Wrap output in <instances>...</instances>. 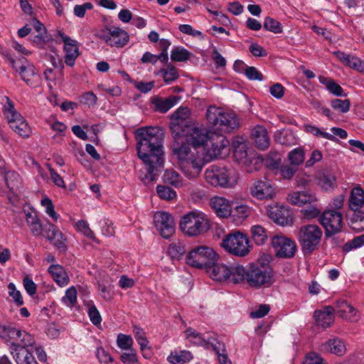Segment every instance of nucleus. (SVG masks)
I'll return each instance as SVG.
<instances>
[{
    "label": "nucleus",
    "instance_id": "obj_25",
    "mask_svg": "<svg viewBox=\"0 0 364 364\" xmlns=\"http://www.w3.org/2000/svg\"><path fill=\"white\" fill-rule=\"evenodd\" d=\"M251 137L254 141L255 146L261 149L264 150L269 145V139L266 129L262 126L255 127L252 132Z\"/></svg>",
    "mask_w": 364,
    "mask_h": 364
},
{
    "label": "nucleus",
    "instance_id": "obj_16",
    "mask_svg": "<svg viewBox=\"0 0 364 364\" xmlns=\"http://www.w3.org/2000/svg\"><path fill=\"white\" fill-rule=\"evenodd\" d=\"M154 223L164 238H169L175 232L173 217L167 212H157L154 215Z\"/></svg>",
    "mask_w": 364,
    "mask_h": 364
},
{
    "label": "nucleus",
    "instance_id": "obj_27",
    "mask_svg": "<svg viewBox=\"0 0 364 364\" xmlns=\"http://www.w3.org/2000/svg\"><path fill=\"white\" fill-rule=\"evenodd\" d=\"M364 204V191L360 187L353 188L350 192L348 205L351 210H360Z\"/></svg>",
    "mask_w": 364,
    "mask_h": 364
},
{
    "label": "nucleus",
    "instance_id": "obj_36",
    "mask_svg": "<svg viewBox=\"0 0 364 364\" xmlns=\"http://www.w3.org/2000/svg\"><path fill=\"white\" fill-rule=\"evenodd\" d=\"M233 154L237 161L246 163L247 161V151L244 142L234 141L232 143Z\"/></svg>",
    "mask_w": 364,
    "mask_h": 364
},
{
    "label": "nucleus",
    "instance_id": "obj_38",
    "mask_svg": "<svg viewBox=\"0 0 364 364\" xmlns=\"http://www.w3.org/2000/svg\"><path fill=\"white\" fill-rule=\"evenodd\" d=\"M252 238L257 245H263L267 240L265 229L261 225H253L251 228Z\"/></svg>",
    "mask_w": 364,
    "mask_h": 364
},
{
    "label": "nucleus",
    "instance_id": "obj_21",
    "mask_svg": "<svg viewBox=\"0 0 364 364\" xmlns=\"http://www.w3.org/2000/svg\"><path fill=\"white\" fill-rule=\"evenodd\" d=\"M11 348L18 364H38L33 354L24 346L12 343Z\"/></svg>",
    "mask_w": 364,
    "mask_h": 364
},
{
    "label": "nucleus",
    "instance_id": "obj_39",
    "mask_svg": "<svg viewBox=\"0 0 364 364\" xmlns=\"http://www.w3.org/2000/svg\"><path fill=\"white\" fill-rule=\"evenodd\" d=\"M314 317L318 326L323 328H327L331 326L334 321V316H328V314L322 313L321 311L316 310Z\"/></svg>",
    "mask_w": 364,
    "mask_h": 364
},
{
    "label": "nucleus",
    "instance_id": "obj_45",
    "mask_svg": "<svg viewBox=\"0 0 364 364\" xmlns=\"http://www.w3.org/2000/svg\"><path fill=\"white\" fill-rule=\"evenodd\" d=\"M331 106L333 109L338 110L341 113H346L350 109V101L348 99H333L331 102Z\"/></svg>",
    "mask_w": 364,
    "mask_h": 364
},
{
    "label": "nucleus",
    "instance_id": "obj_19",
    "mask_svg": "<svg viewBox=\"0 0 364 364\" xmlns=\"http://www.w3.org/2000/svg\"><path fill=\"white\" fill-rule=\"evenodd\" d=\"M41 235L49 240L60 251L65 252L67 246L65 243L66 239L57 226L48 222L43 226V232Z\"/></svg>",
    "mask_w": 364,
    "mask_h": 364
},
{
    "label": "nucleus",
    "instance_id": "obj_9",
    "mask_svg": "<svg viewBox=\"0 0 364 364\" xmlns=\"http://www.w3.org/2000/svg\"><path fill=\"white\" fill-rule=\"evenodd\" d=\"M221 246L230 253L240 257H244L250 252L249 240L245 234L239 231L226 235Z\"/></svg>",
    "mask_w": 364,
    "mask_h": 364
},
{
    "label": "nucleus",
    "instance_id": "obj_32",
    "mask_svg": "<svg viewBox=\"0 0 364 364\" xmlns=\"http://www.w3.org/2000/svg\"><path fill=\"white\" fill-rule=\"evenodd\" d=\"M70 46L64 45L65 63L70 67H73L75 60L80 55L79 48L77 47V42L74 40V42H68Z\"/></svg>",
    "mask_w": 364,
    "mask_h": 364
},
{
    "label": "nucleus",
    "instance_id": "obj_14",
    "mask_svg": "<svg viewBox=\"0 0 364 364\" xmlns=\"http://www.w3.org/2000/svg\"><path fill=\"white\" fill-rule=\"evenodd\" d=\"M9 108L6 110V117L10 127L19 136L28 138L31 133V128L23 117L18 113L11 102L9 104Z\"/></svg>",
    "mask_w": 364,
    "mask_h": 364
},
{
    "label": "nucleus",
    "instance_id": "obj_13",
    "mask_svg": "<svg viewBox=\"0 0 364 364\" xmlns=\"http://www.w3.org/2000/svg\"><path fill=\"white\" fill-rule=\"evenodd\" d=\"M272 246L279 258H292L296 251L295 242L285 236L274 235L272 238Z\"/></svg>",
    "mask_w": 364,
    "mask_h": 364
},
{
    "label": "nucleus",
    "instance_id": "obj_10",
    "mask_svg": "<svg viewBox=\"0 0 364 364\" xmlns=\"http://www.w3.org/2000/svg\"><path fill=\"white\" fill-rule=\"evenodd\" d=\"M318 220L324 228L325 237L338 235L342 231L343 215L335 210H325L318 218Z\"/></svg>",
    "mask_w": 364,
    "mask_h": 364
},
{
    "label": "nucleus",
    "instance_id": "obj_63",
    "mask_svg": "<svg viewBox=\"0 0 364 364\" xmlns=\"http://www.w3.org/2000/svg\"><path fill=\"white\" fill-rule=\"evenodd\" d=\"M303 364H326L321 357L315 353H310L306 356Z\"/></svg>",
    "mask_w": 364,
    "mask_h": 364
},
{
    "label": "nucleus",
    "instance_id": "obj_57",
    "mask_svg": "<svg viewBox=\"0 0 364 364\" xmlns=\"http://www.w3.org/2000/svg\"><path fill=\"white\" fill-rule=\"evenodd\" d=\"M270 311V306L268 304H260L257 310L250 312V317L252 318H259L265 316Z\"/></svg>",
    "mask_w": 364,
    "mask_h": 364
},
{
    "label": "nucleus",
    "instance_id": "obj_60",
    "mask_svg": "<svg viewBox=\"0 0 364 364\" xmlns=\"http://www.w3.org/2000/svg\"><path fill=\"white\" fill-rule=\"evenodd\" d=\"M97 356L101 363L108 364L114 362V358L103 348L97 349Z\"/></svg>",
    "mask_w": 364,
    "mask_h": 364
},
{
    "label": "nucleus",
    "instance_id": "obj_28",
    "mask_svg": "<svg viewBox=\"0 0 364 364\" xmlns=\"http://www.w3.org/2000/svg\"><path fill=\"white\" fill-rule=\"evenodd\" d=\"M48 272L59 286L63 287L68 284L69 278L63 266L52 264L48 268Z\"/></svg>",
    "mask_w": 364,
    "mask_h": 364
},
{
    "label": "nucleus",
    "instance_id": "obj_53",
    "mask_svg": "<svg viewBox=\"0 0 364 364\" xmlns=\"http://www.w3.org/2000/svg\"><path fill=\"white\" fill-rule=\"evenodd\" d=\"M301 213L304 218L306 220H311L320 217L322 214L318 208L314 206H310L307 208L302 209Z\"/></svg>",
    "mask_w": 364,
    "mask_h": 364
},
{
    "label": "nucleus",
    "instance_id": "obj_61",
    "mask_svg": "<svg viewBox=\"0 0 364 364\" xmlns=\"http://www.w3.org/2000/svg\"><path fill=\"white\" fill-rule=\"evenodd\" d=\"M93 7L90 2H86L82 5H76L74 7V14L76 16L82 18L84 17L86 10L92 9Z\"/></svg>",
    "mask_w": 364,
    "mask_h": 364
},
{
    "label": "nucleus",
    "instance_id": "obj_37",
    "mask_svg": "<svg viewBox=\"0 0 364 364\" xmlns=\"http://www.w3.org/2000/svg\"><path fill=\"white\" fill-rule=\"evenodd\" d=\"M193 358L191 353L188 350H181L179 354L171 353L167 360L171 364H184Z\"/></svg>",
    "mask_w": 364,
    "mask_h": 364
},
{
    "label": "nucleus",
    "instance_id": "obj_48",
    "mask_svg": "<svg viewBox=\"0 0 364 364\" xmlns=\"http://www.w3.org/2000/svg\"><path fill=\"white\" fill-rule=\"evenodd\" d=\"M275 141L282 145L289 146L291 144H293V141L294 138L291 133H284L283 132H277L274 135Z\"/></svg>",
    "mask_w": 364,
    "mask_h": 364
},
{
    "label": "nucleus",
    "instance_id": "obj_1",
    "mask_svg": "<svg viewBox=\"0 0 364 364\" xmlns=\"http://www.w3.org/2000/svg\"><path fill=\"white\" fill-rule=\"evenodd\" d=\"M138 157L146 166L140 178L145 184L156 181L164 163L163 141L164 133L161 127H141L135 132Z\"/></svg>",
    "mask_w": 364,
    "mask_h": 364
},
{
    "label": "nucleus",
    "instance_id": "obj_54",
    "mask_svg": "<svg viewBox=\"0 0 364 364\" xmlns=\"http://www.w3.org/2000/svg\"><path fill=\"white\" fill-rule=\"evenodd\" d=\"M65 304L73 305L77 301V291L75 287H72L65 291V295L62 299Z\"/></svg>",
    "mask_w": 364,
    "mask_h": 364
},
{
    "label": "nucleus",
    "instance_id": "obj_17",
    "mask_svg": "<svg viewBox=\"0 0 364 364\" xmlns=\"http://www.w3.org/2000/svg\"><path fill=\"white\" fill-rule=\"evenodd\" d=\"M18 63L16 68L14 69L19 73L21 79L30 87L37 86L40 76L36 73L35 67L28 63L26 58L23 57L18 59Z\"/></svg>",
    "mask_w": 364,
    "mask_h": 364
},
{
    "label": "nucleus",
    "instance_id": "obj_11",
    "mask_svg": "<svg viewBox=\"0 0 364 364\" xmlns=\"http://www.w3.org/2000/svg\"><path fill=\"white\" fill-rule=\"evenodd\" d=\"M206 181L213 186L228 188L232 186L230 170L226 167L213 165L205 171Z\"/></svg>",
    "mask_w": 364,
    "mask_h": 364
},
{
    "label": "nucleus",
    "instance_id": "obj_20",
    "mask_svg": "<svg viewBox=\"0 0 364 364\" xmlns=\"http://www.w3.org/2000/svg\"><path fill=\"white\" fill-rule=\"evenodd\" d=\"M208 136L207 141H205L204 144L201 146H206L210 147L215 156L221 155L223 150L226 149L229 145L228 139L223 135L216 134L215 133L210 134L208 132Z\"/></svg>",
    "mask_w": 364,
    "mask_h": 364
},
{
    "label": "nucleus",
    "instance_id": "obj_31",
    "mask_svg": "<svg viewBox=\"0 0 364 364\" xmlns=\"http://www.w3.org/2000/svg\"><path fill=\"white\" fill-rule=\"evenodd\" d=\"M180 99L181 97L176 95H171L165 99L156 97L153 103L155 105L156 111L161 113H165L173 107Z\"/></svg>",
    "mask_w": 364,
    "mask_h": 364
},
{
    "label": "nucleus",
    "instance_id": "obj_56",
    "mask_svg": "<svg viewBox=\"0 0 364 364\" xmlns=\"http://www.w3.org/2000/svg\"><path fill=\"white\" fill-rule=\"evenodd\" d=\"M90 319L93 325H100L102 322L101 315L95 305L91 306L88 310Z\"/></svg>",
    "mask_w": 364,
    "mask_h": 364
},
{
    "label": "nucleus",
    "instance_id": "obj_64",
    "mask_svg": "<svg viewBox=\"0 0 364 364\" xmlns=\"http://www.w3.org/2000/svg\"><path fill=\"white\" fill-rule=\"evenodd\" d=\"M249 50L251 53L256 57H264L267 55L265 49L257 43H252L250 45Z\"/></svg>",
    "mask_w": 364,
    "mask_h": 364
},
{
    "label": "nucleus",
    "instance_id": "obj_52",
    "mask_svg": "<svg viewBox=\"0 0 364 364\" xmlns=\"http://www.w3.org/2000/svg\"><path fill=\"white\" fill-rule=\"evenodd\" d=\"M117 345L119 348L123 350H127L131 348L132 345V338L130 336L124 334H119L117 336Z\"/></svg>",
    "mask_w": 364,
    "mask_h": 364
},
{
    "label": "nucleus",
    "instance_id": "obj_47",
    "mask_svg": "<svg viewBox=\"0 0 364 364\" xmlns=\"http://www.w3.org/2000/svg\"><path fill=\"white\" fill-rule=\"evenodd\" d=\"M336 176L328 171L324 172L320 177V184L326 190L333 188L336 185Z\"/></svg>",
    "mask_w": 364,
    "mask_h": 364
},
{
    "label": "nucleus",
    "instance_id": "obj_18",
    "mask_svg": "<svg viewBox=\"0 0 364 364\" xmlns=\"http://www.w3.org/2000/svg\"><path fill=\"white\" fill-rule=\"evenodd\" d=\"M268 217L277 225L288 226L293 224V217L291 211L283 205H269L267 208Z\"/></svg>",
    "mask_w": 364,
    "mask_h": 364
},
{
    "label": "nucleus",
    "instance_id": "obj_30",
    "mask_svg": "<svg viewBox=\"0 0 364 364\" xmlns=\"http://www.w3.org/2000/svg\"><path fill=\"white\" fill-rule=\"evenodd\" d=\"M322 350L338 356L344 355L346 351L343 341L338 338L330 339L322 345Z\"/></svg>",
    "mask_w": 364,
    "mask_h": 364
},
{
    "label": "nucleus",
    "instance_id": "obj_46",
    "mask_svg": "<svg viewBox=\"0 0 364 364\" xmlns=\"http://www.w3.org/2000/svg\"><path fill=\"white\" fill-rule=\"evenodd\" d=\"M291 165L298 166L304 160V151L301 148H296L289 152L288 156Z\"/></svg>",
    "mask_w": 364,
    "mask_h": 364
},
{
    "label": "nucleus",
    "instance_id": "obj_59",
    "mask_svg": "<svg viewBox=\"0 0 364 364\" xmlns=\"http://www.w3.org/2000/svg\"><path fill=\"white\" fill-rule=\"evenodd\" d=\"M97 100V97L92 92H87L80 97V102L89 107L95 105Z\"/></svg>",
    "mask_w": 364,
    "mask_h": 364
},
{
    "label": "nucleus",
    "instance_id": "obj_23",
    "mask_svg": "<svg viewBox=\"0 0 364 364\" xmlns=\"http://www.w3.org/2000/svg\"><path fill=\"white\" fill-rule=\"evenodd\" d=\"M333 54L345 66L349 67L355 70L364 73V60H361L356 56L346 54L345 53L340 50L334 51Z\"/></svg>",
    "mask_w": 364,
    "mask_h": 364
},
{
    "label": "nucleus",
    "instance_id": "obj_35",
    "mask_svg": "<svg viewBox=\"0 0 364 364\" xmlns=\"http://www.w3.org/2000/svg\"><path fill=\"white\" fill-rule=\"evenodd\" d=\"M163 181L165 183L170 184L175 187H181L183 184V178L179 173L173 169L166 170L163 176Z\"/></svg>",
    "mask_w": 364,
    "mask_h": 364
},
{
    "label": "nucleus",
    "instance_id": "obj_15",
    "mask_svg": "<svg viewBox=\"0 0 364 364\" xmlns=\"http://www.w3.org/2000/svg\"><path fill=\"white\" fill-rule=\"evenodd\" d=\"M98 36L109 46L117 48L124 47L129 40L127 32L119 27L107 28V31H102Z\"/></svg>",
    "mask_w": 364,
    "mask_h": 364
},
{
    "label": "nucleus",
    "instance_id": "obj_8",
    "mask_svg": "<svg viewBox=\"0 0 364 364\" xmlns=\"http://www.w3.org/2000/svg\"><path fill=\"white\" fill-rule=\"evenodd\" d=\"M179 227L183 233L192 237L201 235L210 228L208 220L194 212L185 215L180 221Z\"/></svg>",
    "mask_w": 364,
    "mask_h": 364
},
{
    "label": "nucleus",
    "instance_id": "obj_6",
    "mask_svg": "<svg viewBox=\"0 0 364 364\" xmlns=\"http://www.w3.org/2000/svg\"><path fill=\"white\" fill-rule=\"evenodd\" d=\"M322 235L321 229L316 225H306L300 228L298 239L304 255L311 254L318 248Z\"/></svg>",
    "mask_w": 364,
    "mask_h": 364
},
{
    "label": "nucleus",
    "instance_id": "obj_58",
    "mask_svg": "<svg viewBox=\"0 0 364 364\" xmlns=\"http://www.w3.org/2000/svg\"><path fill=\"white\" fill-rule=\"evenodd\" d=\"M77 229L89 238H95V234L89 228L88 224L85 220H79L76 224Z\"/></svg>",
    "mask_w": 364,
    "mask_h": 364
},
{
    "label": "nucleus",
    "instance_id": "obj_5",
    "mask_svg": "<svg viewBox=\"0 0 364 364\" xmlns=\"http://www.w3.org/2000/svg\"><path fill=\"white\" fill-rule=\"evenodd\" d=\"M209 124L225 132H230L239 127V119L233 112H225L221 108L210 106L206 111Z\"/></svg>",
    "mask_w": 364,
    "mask_h": 364
},
{
    "label": "nucleus",
    "instance_id": "obj_26",
    "mask_svg": "<svg viewBox=\"0 0 364 364\" xmlns=\"http://www.w3.org/2000/svg\"><path fill=\"white\" fill-rule=\"evenodd\" d=\"M336 314L342 318L352 320L356 315V309L344 299L336 301Z\"/></svg>",
    "mask_w": 364,
    "mask_h": 364
},
{
    "label": "nucleus",
    "instance_id": "obj_43",
    "mask_svg": "<svg viewBox=\"0 0 364 364\" xmlns=\"http://www.w3.org/2000/svg\"><path fill=\"white\" fill-rule=\"evenodd\" d=\"M263 27L265 30L272 32L275 34L282 33L283 31V28L281 23L269 16H267L264 18Z\"/></svg>",
    "mask_w": 364,
    "mask_h": 364
},
{
    "label": "nucleus",
    "instance_id": "obj_24",
    "mask_svg": "<svg viewBox=\"0 0 364 364\" xmlns=\"http://www.w3.org/2000/svg\"><path fill=\"white\" fill-rule=\"evenodd\" d=\"M251 194L258 199L271 198L274 196V189L269 181H257L250 189Z\"/></svg>",
    "mask_w": 364,
    "mask_h": 364
},
{
    "label": "nucleus",
    "instance_id": "obj_49",
    "mask_svg": "<svg viewBox=\"0 0 364 364\" xmlns=\"http://www.w3.org/2000/svg\"><path fill=\"white\" fill-rule=\"evenodd\" d=\"M41 203L43 206L46 207V213L54 220H57L59 215L54 210L52 200L49 198L45 197L41 200Z\"/></svg>",
    "mask_w": 364,
    "mask_h": 364
},
{
    "label": "nucleus",
    "instance_id": "obj_51",
    "mask_svg": "<svg viewBox=\"0 0 364 364\" xmlns=\"http://www.w3.org/2000/svg\"><path fill=\"white\" fill-rule=\"evenodd\" d=\"M234 216L240 218H246L250 214V208L247 205H240L232 207V212Z\"/></svg>",
    "mask_w": 364,
    "mask_h": 364
},
{
    "label": "nucleus",
    "instance_id": "obj_62",
    "mask_svg": "<svg viewBox=\"0 0 364 364\" xmlns=\"http://www.w3.org/2000/svg\"><path fill=\"white\" fill-rule=\"evenodd\" d=\"M271 95L277 99H281L284 95V87L280 83H275L270 87Z\"/></svg>",
    "mask_w": 364,
    "mask_h": 364
},
{
    "label": "nucleus",
    "instance_id": "obj_4",
    "mask_svg": "<svg viewBox=\"0 0 364 364\" xmlns=\"http://www.w3.org/2000/svg\"><path fill=\"white\" fill-rule=\"evenodd\" d=\"M181 141V143L174 139L171 146L172 154L176 157L178 164L183 173L189 178H197L200 173L205 164L203 158L196 150L198 146H193L186 141Z\"/></svg>",
    "mask_w": 364,
    "mask_h": 364
},
{
    "label": "nucleus",
    "instance_id": "obj_29",
    "mask_svg": "<svg viewBox=\"0 0 364 364\" xmlns=\"http://www.w3.org/2000/svg\"><path fill=\"white\" fill-rule=\"evenodd\" d=\"M288 200L292 205L303 206L315 200V197L309 191H298L289 195Z\"/></svg>",
    "mask_w": 364,
    "mask_h": 364
},
{
    "label": "nucleus",
    "instance_id": "obj_41",
    "mask_svg": "<svg viewBox=\"0 0 364 364\" xmlns=\"http://www.w3.org/2000/svg\"><path fill=\"white\" fill-rule=\"evenodd\" d=\"M191 53L186 48L174 47L171 53V59L175 62H184L188 60Z\"/></svg>",
    "mask_w": 364,
    "mask_h": 364
},
{
    "label": "nucleus",
    "instance_id": "obj_12",
    "mask_svg": "<svg viewBox=\"0 0 364 364\" xmlns=\"http://www.w3.org/2000/svg\"><path fill=\"white\" fill-rule=\"evenodd\" d=\"M240 267V264L237 265H226L224 264L217 263V261L214 262V264H210L207 269L206 272L210 276V277L216 281H230L235 284L239 283V281L236 280V269Z\"/></svg>",
    "mask_w": 364,
    "mask_h": 364
},
{
    "label": "nucleus",
    "instance_id": "obj_55",
    "mask_svg": "<svg viewBox=\"0 0 364 364\" xmlns=\"http://www.w3.org/2000/svg\"><path fill=\"white\" fill-rule=\"evenodd\" d=\"M8 289L9 290V296L14 299V300L16 303V304L18 306L23 305V300L21 296V294L19 291L16 290L14 284L9 283L8 285Z\"/></svg>",
    "mask_w": 364,
    "mask_h": 364
},
{
    "label": "nucleus",
    "instance_id": "obj_7",
    "mask_svg": "<svg viewBox=\"0 0 364 364\" xmlns=\"http://www.w3.org/2000/svg\"><path fill=\"white\" fill-rule=\"evenodd\" d=\"M217 253L210 247L198 246L191 251L186 257V263L198 269H207L218 260Z\"/></svg>",
    "mask_w": 364,
    "mask_h": 364
},
{
    "label": "nucleus",
    "instance_id": "obj_42",
    "mask_svg": "<svg viewBox=\"0 0 364 364\" xmlns=\"http://www.w3.org/2000/svg\"><path fill=\"white\" fill-rule=\"evenodd\" d=\"M185 247L181 242L172 243L168 248V254L173 259L180 260L186 252Z\"/></svg>",
    "mask_w": 364,
    "mask_h": 364
},
{
    "label": "nucleus",
    "instance_id": "obj_3",
    "mask_svg": "<svg viewBox=\"0 0 364 364\" xmlns=\"http://www.w3.org/2000/svg\"><path fill=\"white\" fill-rule=\"evenodd\" d=\"M271 257L264 255L255 263H251L246 267L240 265L236 269V280L239 283L246 282L251 287L260 288L269 287L272 283L273 270L269 264Z\"/></svg>",
    "mask_w": 364,
    "mask_h": 364
},
{
    "label": "nucleus",
    "instance_id": "obj_40",
    "mask_svg": "<svg viewBox=\"0 0 364 364\" xmlns=\"http://www.w3.org/2000/svg\"><path fill=\"white\" fill-rule=\"evenodd\" d=\"M159 73L163 74V78L166 83L168 84L179 77L176 68L173 65L167 64L166 68H161Z\"/></svg>",
    "mask_w": 364,
    "mask_h": 364
},
{
    "label": "nucleus",
    "instance_id": "obj_34",
    "mask_svg": "<svg viewBox=\"0 0 364 364\" xmlns=\"http://www.w3.org/2000/svg\"><path fill=\"white\" fill-rule=\"evenodd\" d=\"M353 213L350 219L349 225L355 232L364 230V211L361 210H353Z\"/></svg>",
    "mask_w": 364,
    "mask_h": 364
},
{
    "label": "nucleus",
    "instance_id": "obj_33",
    "mask_svg": "<svg viewBox=\"0 0 364 364\" xmlns=\"http://www.w3.org/2000/svg\"><path fill=\"white\" fill-rule=\"evenodd\" d=\"M318 80L320 83L325 85L326 89L333 95L337 97L346 96V94L343 93V89L341 86L333 79L320 75L318 76Z\"/></svg>",
    "mask_w": 364,
    "mask_h": 364
},
{
    "label": "nucleus",
    "instance_id": "obj_50",
    "mask_svg": "<svg viewBox=\"0 0 364 364\" xmlns=\"http://www.w3.org/2000/svg\"><path fill=\"white\" fill-rule=\"evenodd\" d=\"M244 73L250 80H263V75L255 67L246 66Z\"/></svg>",
    "mask_w": 364,
    "mask_h": 364
},
{
    "label": "nucleus",
    "instance_id": "obj_44",
    "mask_svg": "<svg viewBox=\"0 0 364 364\" xmlns=\"http://www.w3.org/2000/svg\"><path fill=\"white\" fill-rule=\"evenodd\" d=\"M156 192L161 199L171 200L176 197V193L168 186L158 185Z\"/></svg>",
    "mask_w": 364,
    "mask_h": 364
},
{
    "label": "nucleus",
    "instance_id": "obj_2",
    "mask_svg": "<svg viewBox=\"0 0 364 364\" xmlns=\"http://www.w3.org/2000/svg\"><path fill=\"white\" fill-rule=\"evenodd\" d=\"M169 127L174 139L186 136L187 142L195 147L203 145L208 136L205 129L194 126L188 107H179L173 112Z\"/></svg>",
    "mask_w": 364,
    "mask_h": 364
},
{
    "label": "nucleus",
    "instance_id": "obj_22",
    "mask_svg": "<svg viewBox=\"0 0 364 364\" xmlns=\"http://www.w3.org/2000/svg\"><path fill=\"white\" fill-rule=\"evenodd\" d=\"M210 205L220 218H228L232 212V204L223 197H213L211 198Z\"/></svg>",
    "mask_w": 364,
    "mask_h": 364
}]
</instances>
